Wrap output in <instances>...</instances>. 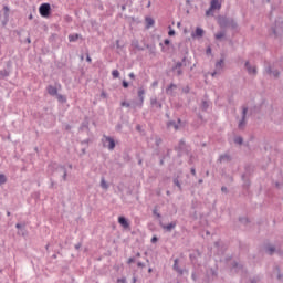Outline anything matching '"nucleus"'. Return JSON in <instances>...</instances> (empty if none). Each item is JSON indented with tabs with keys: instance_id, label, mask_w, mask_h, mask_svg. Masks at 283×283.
<instances>
[{
	"instance_id": "nucleus-27",
	"label": "nucleus",
	"mask_w": 283,
	"mask_h": 283,
	"mask_svg": "<svg viewBox=\"0 0 283 283\" xmlns=\"http://www.w3.org/2000/svg\"><path fill=\"white\" fill-rule=\"evenodd\" d=\"M146 21L150 27L155 23V21L151 18H147Z\"/></svg>"
},
{
	"instance_id": "nucleus-36",
	"label": "nucleus",
	"mask_w": 283,
	"mask_h": 283,
	"mask_svg": "<svg viewBox=\"0 0 283 283\" xmlns=\"http://www.w3.org/2000/svg\"><path fill=\"white\" fill-rule=\"evenodd\" d=\"M211 52H212L211 48H208V49L206 50V54H211Z\"/></svg>"
},
{
	"instance_id": "nucleus-26",
	"label": "nucleus",
	"mask_w": 283,
	"mask_h": 283,
	"mask_svg": "<svg viewBox=\"0 0 283 283\" xmlns=\"http://www.w3.org/2000/svg\"><path fill=\"white\" fill-rule=\"evenodd\" d=\"M6 181H7L6 176L4 175H0V184L3 185V184H6Z\"/></svg>"
},
{
	"instance_id": "nucleus-57",
	"label": "nucleus",
	"mask_w": 283,
	"mask_h": 283,
	"mask_svg": "<svg viewBox=\"0 0 283 283\" xmlns=\"http://www.w3.org/2000/svg\"><path fill=\"white\" fill-rule=\"evenodd\" d=\"M180 25H181V23L179 22V23H178V27H180Z\"/></svg>"
},
{
	"instance_id": "nucleus-44",
	"label": "nucleus",
	"mask_w": 283,
	"mask_h": 283,
	"mask_svg": "<svg viewBox=\"0 0 283 283\" xmlns=\"http://www.w3.org/2000/svg\"><path fill=\"white\" fill-rule=\"evenodd\" d=\"M154 213H155L158 218H160V217H161V214H160V213H158L156 210L154 211Z\"/></svg>"
},
{
	"instance_id": "nucleus-56",
	"label": "nucleus",
	"mask_w": 283,
	"mask_h": 283,
	"mask_svg": "<svg viewBox=\"0 0 283 283\" xmlns=\"http://www.w3.org/2000/svg\"><path fill=\"white\" fill-rule=\"evenodd\" d=\"M192 280H196V276H195V274H192Z\"/></svg>"
},
{
	"instance_id": "nucleus-25",
	"label": "nucleus",
	"mask_w": 283,
	"mask_h": 283,
	"mask_svg": "<svg viewBox=\"0 0 283 283\" xmlns=\"http://www.w3.org/2000/svg\"><path fill=\"white\" fill-rule=\"evenodd\" d=\"M234 143H237L239 145H242L243 144V138L239 136V137L234 138Z\"/></svg>"
},
{
	"instance_id": "nucleus-7",
	"label": "nucleus",
	"mask_w": 283,
	"mask_h": 283,
	"mask_svg": "<svg viewBox=\"0 0 283 283\" xmlns=\"http://www.w3.org/2000/svg\"><path fill=\"white\" fill-rule=\"evenodd\" d=\"M118 222L125 229L129 228V226H130L128 220L125 217H119Z\"/></svg>"
},
{
	"instance_id": "nucleus-35",
	"label": "nucleus",
	"mask_w": 283,
	"mask_h": 283,
	"mask_svg": "<svg viewBox=\"0 0 283 283\" xmlns=\"http://www.w3.org/2000/svg\"><path fill=\"white\" fill-rule=\"evenodd\" d=\"M66 177H67V171H66V169L64 168L63 179L66 180Z\"/></svg>"
},
{
	"instance_id": "nucleus-47",
	"label": "nucleus",
	"mask_w": 283,
	"mask_h": 283,
	"mask_svg": "<svg viewBox=\"0 0 283 283\" xmlns=\"http://www.w3.org/2000/svg\"><path fill=\"white\" fill-rule=\"evenodd\" d=\"M18 229H20L21 227H22V224L21 223H17V226H15Z\"/></svg>"
},
{
	"instance_id": "nucleus-33",
	"label": "nucleus",
	"mask_w": 283,
	"mask_h": 283,
	"mask_svg": "<svg viewBox=\"0 0 283 283\" xmlns=\"http://www.w3.org/2000/svg\"><path fill=\"white\" fill-rule=\"evenodd\" d=\"M123 86H124L125 88H127V87L129 86V84H128L126 81H123Z\"/></svg>"
},
{
	"instance_id": "nucleus-45",
	"label": "nucleus",
	"mask_w": 283,
	"mask_h": 283,
	"mask_svg": "<svg viewBox=\"0 0 283 283\" xmlns=\"http://www.w3.org/2000/svg\"><path fill=\"white\" fill-rule=\"evenodd\" d=\"M190 172H192V175H196V169L195 168L190 169Z\"/></svg>"
},
{
	"instance_id": "nucleus-55",
	"label": "nucleus",
	"mask_w": 283,
	"mask_h": 283,
	"mask_svg": "<svg viewBox=\"0 0 283 283\" xmlns=\"http://www.w3.org/2000/svg\"><path fill=\"white\" fill-rule=\"evenodd\" d=\"M29 19H30V20H32V19H33L32 14L29 17Z\"/></svg>"
},
{
	"instance_id": "nucleus-16",
	"label": "nucleus",
	"mask_w": 283,
	"mask_h": 283,
	"mask_svg": "<svg viewBox=\"0 0 283 283\" xmlns=\"http://www.w3.org/2000/svg\"><path fill=\"white\" fill-rule=\"evenodd\" d=\"M145 94H146V91H145L143 87L139 88V91H138V96H139L142 103H144V99H145L144 95H145Z\"/></svg>"
},
{
	"instance_id": "nucleus-62",
	"label": "nucleus",
	"mask_w": 283,
	"mask_h": 283,
	"mask_svg": "<svg viewBox=\"0 0 283 283\" xmlns=\"http://www.w3.org/2000/svg\"><path fill=\"white\" fill-rule=\"evenodd\" d=\"M154 85L157 86V83H155Z\"/></svg>"
},
{
	"instance_id": "nucleus-52",
	"label": "nucleus",
	"mask_w": 283,
	"mask_h": 283,
	"mask_svg": "<svg viewBox=\"0 0 283 283\" xmlns=\"http://www.w3.org/2000/svg\"><path fill=\"white\" fill-rule=\"evenodd\" d=\"M273 34L276 35V30H273Z\"/></svg>"
},
{
	"instance_id": "nucleus-21",
	"label": "nucleus",
	"mask_w": 283,
	"mask_h": 283,
	"mask_svg": "<svg viewBox=\"0 0 283 283\" xmlns=\"http://www.w3.org/2000/svg\"><path fill=\"white\" fill-rule=\"evenodd\" d=\"M55 96H56V98H57L59 102H61V103H66V97H65V96H63V95H61V94H57V95H55Z\"/></svg>"
},
{
	"instance_id": "nucleus-40",
	"label": "nucleus",
	"mask_w": 283,
	"mask_h": 283,
	"mask_svg": "<svg viewBox=\"0 0 283 283\" xmlns=\"http://www.w3.org/2000/svg\"><path fill=\"white\" fill-rule=\"evenodd\" d=\"M157 241H158L157 237H154V238L151 239V242H153V243H155V242H157Z\"/></svg>"
},
{
	"instance_id": "nucleus-34",
	"label": "nucleus",
	"mask_w": 283,
	"mask_h": 283,
	"mask_svg": "<svg viewBox=\"0 0 283 283\" xmlns=\"http://www.w3.org/2000/svg\"><path fill=\"white\" fill-rule=\"evenodd\" d=\"M208 106H209L208 103H207V102H203V104H202L203 109H207Z\"/></svg>"
},
{
	"instance_id": "nucleus-63",
	"label": "nucleus",
	"mask_w": 283,
	"mask_h": 283,
	"mask_svg": "<svg viewBox=\"0 0 283 283\" xmlns=\"http://www.w3.org/2000/svg\"><path fill=\"white\" fill-rule=\"evenodd\" d=\"M181 144H182V145H185V143H184V142H181Z\"/></svg>"
},
{
	"instance_id": "nucleus-20",
	"label": "nucleus",
	"mask_w": 283,
	"mask_h": 283,
	"mask_svg": "<svg viewBox=\"0 0 283 283\" xmlns=\"http://www.w3.org/2000/svg\"><path fill=\"white\" fill-rule=\"evenodd\" d=\"M7 76H9V72L7 70L0 71V80L4 78Z\"/></svg>"
},
{
	"instance_id": "nucleus-6",
	"label": "nucleus",
	"mask_w": 283,
	"mask_h": 283,
	"mask_svg": "<svg viewBox=\"0 0 283 283\" xmlns=\"http://www.w3.org/2000/svg\"><path fill=\"white\" fill-rule=\"evenodd\" d=\"M245 70H248V74L255 76L258 74V70L255 66H252L250 62H245Z\"/></svg>"
},
{
	"instance_id": "nucleus-17",
	"label": "nucleus",
	"mask_w": 283,
	"mask_h": 283,
	"mask_svg": "<svg viewBox=\"0 0 283 283\" xmlns=\"http://www.w3.org/2000/svg\"><path fill=\"white\" fill-rule=\"evenodd\" d=\"M177 88L176 84H171L168 88H167V94L168 95H174L172 91Z\"/></svg>"
},
{
	"instance_id": "nucleus-32",
	"label": "nucleus",
	"mask_w": 283,
	"mask_h": 283,
	"mask_svg": "<svg viewBox=\"0 0 283 283\" xmlns=\"http://www.w3.org/2000/svg\"><path fill=\"white\" fill-rule=\"evenodd\" d=\"M239 221H241L243 223H247V222H249V219L248 218H241V219H239Z\"/></svg>"
},
{
	"instance_id": "nucleus-18",
	"label": "nucleus",
	"mask_w": 283,
	"mask_h": 283,
	"mask_svg": "<svg viewBox=\"0 0 283 283\" xmlns=\"http://www.w3.org/2000/svg\"><path fill=\"white\" fill-rule=\"evenodd\" d=\"M168 128H175L176 130L179 129V124H177L176 122H169L168 123Z\"/></svg>"
},
{
	"instance_id": "nucleus-51",
	"label": "nucleus",
	"mask_w": 283,
	"mask_h": 283,
	"mask_svg": "<svg viewBox=\"0 0 283 283\" xmlns=\"http://www.w3.org/2000/svg\"><path fill=\"white\" fill-rule=\"evenodd\" d=\"M4 10L8 12V11H9V8H8V7H4Z\"/></svg>"
},
{
	"instance_id": "nucleus-58",
	"label": "nucleus",
	"mask_w": 283,
	"mask_h": 283,
	"mask_svg": "<svg viewBox=\"0 0 283 283\" xmlns=\"http://www.w3.org/2000/svg\"><path fill=\"white\" fill-rule=\"evenodd\" d=\"M178 123L180 124V123H181V120H180V119H178Z\"/></svg>"
},
{
	"instance_id": "nucleus-2",
	"label": "nucleus",
	"mask_w": 283,
	"mask_h": 283,
	"mask_svg": "<svg viewBox=\"0 0 283 283\" xmlns=\"http://www.w3.org/2000/svg\"><path fill=\"white\" fill-rule=\"evenodd\" d=\"M102 142H103V146L105 148H108L109 150H113L116 146L115 140L109 136H104Z\"/></svg>"
},
{
	"instance_id": "nucleus-4",
	"label": "nucleus",
	"mask_w": 283,
	"mask_h": 283,
	"mask_svg": "<svg viewBox=\"0 0 283 283\" xmlns=\"http://www.w3.org/2000/svg\"><path fill=\"white\" fill-rule=\"evenodd\" d=\"M224 67V60L221 59L217 64H214V71L212 73V76H216L217 74H220Z\"/></svg>"
},
{
	"instance_id": "nucleus-43",
	"label": "nucleus",
	"mask_w": 283,
	"mask_h": 283,
	"mask_svg": "<svg viewBox=\"0 0 283 283\" xmlns=\"http://www.w3.org/2000/svg\"><path fill=\"white\" fill-rule=\"evenodd\" d=\"M184 92H185V93H189V87L186 86V88H184Z\"/></svg>"
},
{
	"instance_id": "nucleus-3",
	"label": "nucleus",
	"mask_w": 283,
	"mask_h": 283,
	"mask_svg": "<svg viewBox=\"0 0 283 283\" xmlns=\"http://www.w3.org/2000/svg\"><path fill=\"white\" fill-rule=\"evenodd\" d=\"M249 108L243 106V111L241 113V120L239 122V129H243L247 125V114Z\"/></svg>"
},
{
	"instance_id": "nucleus-9",
	"label": "nucleus",
	"mask_w": 283,
	"mask_h": 283,
	"mask_svg": "<svg viewBox=\"0 0 283 283\" xmlns=\"http://www.w3.org/2000/svg\"><path fill=\"white\" fill-rule=\"evenodd\" d=\"M48 93L51 95V96H56L59 93H57V88L55 86H52V85H49L48 88H46Z\"/></svg>"
},
{
	"instance_id": "nucleus-10",
	"label": "nucleus",
	"mask_w": 283,
	"mask_h": 283,
	"mask_svg": "<svg viewBox=\"0 0 283 283\" xmlns=\"http://www.w3.org/2000/svg\"><path fill=\"white\" fill-rule=\"evenodd\" d=\"M177 226V222H171L169 224H161V227L167 230L168 232H170L172 229H175Z\"/></svg>"
},
{
	"instance_id": "nucleus-29",
	"label": "nucleus",
	"mask_w": 283,
	"mask_h": 283,
	"mask_svg": "<svg viewBox=\"0 0 283 283\" xmlns=\"http://www.w3.org/2000/svg\"><path fill=\"white\" fill-rule=\"evenodd\" d=\"M274 251H275V248H274V247L268 248V253L272 254Z\"/></svg>"
},
{
	"instance_id": "nucleus-38",
	"label": "nucleus",
	"mask_w": 283,
	"mask_h": 283,
	"mask_svg": "<svg viewBox=\"0 0 283 283\" xmlns=\"http://www.w3.org/2000/svg\"><path fill=\"white\" fill-rule=\"evenodd\" d=\"M234 269H235V271H239L240 270V265L238 263H234Z\"/></svg>"
},
{
	"instance_id": "nucleus-54",
	"label": "nucleus",
	"mask_w": 283,
	"mask_h": 283,
	"mask_svg": "<svg viewBox=\"0 0 283 283\" xmlns=\"http://www.w3.org/2000/svg\"><path fill=\"white\" fill-rule=\"evenodd\" d=\"M148 272L151 273V272H153V269L150 268V269L148 270Z\"/></svg>"
},
{
	"instance_id": "nucleus-22",
	"label": "nucleus",
	"mask_w": 283,
	"mask_h": 283,
	"mask_svg": "<svg viewBox=\"0 0 283 283\" xmlns=\"http://www.w3.org/2000/svg\"><path fill=\"white\" fill-rule=\"evenodd\" d=\"M101 187H102L103 189H108V184L106 182L105 178H102V180H101Z\"/></svg>"
},
{
	"instance_id": "nucleus-31",
	"label": "nucleus",
	"mask_w": 283,
	"mask_h": 283,
	"mask_svg": "<svg viewBox=\"0 0 283 283\" xmlns=\"http://www.w3.org/2000/svg\"><path fill=\"white\" fill-rule=\"evenodd\" d=\"M169 29H170V31H169L168 34H169L170 36H174V35L176 34L175 30H172L171 27H169Z\"/></svg>"
},
{
	"instance_id": "nucleus-12",
	"label": "nucleus",
	"mask_w": 283,
	"mask_h": 283,
	"mask_svg": "<svg viewBox=\"0 0 283 283\" xmlns=\"http://www.w3.org/2000/svg\"><path fill=\"white\" fill-rule=\"evenodd\" d=\"M150 103H151V106L155 107V108H161L163 105L158 102V99L156 97H153L150 99Z\"/></svg>"
},
{
	"instance_id": "nucleus-41",
	"label": "nucleus",
	"mask_w": 283,
	"mask_h": 283,
	"mask_svg": "<svg viewBox=\"0 0 283 283\" xmlns=\"http://www.w3.org/2000/svg\"><path fill=\"white\" fill-rule=\"evenodd\" d=\"M139 268H144L145 266V264L143 263V262H138V264H137Z\"/></svg>"
},
{
	"instance_id": "nucleus-30",
	"label": "nucleus",
	"mask_w": 283,
	"mask_h": 283,
	"mask_svg": "<svg viewBox=\"0 0 283 283\" xmlns=\"http://www.w3.org/2000/svg\"><path fill=\"white\" fill-rule=\"evenodd\" d=\"M117 282L118 283H127V280H126V277H122V279H118Z\"/></svg>"
},
{
	"instance_id": "nucleus-24",
	"label": "nucleus",
	"mask_w": 283,
	"mask_h": 283,
	"mask_svg": "<svg viewBox=\"0 0 283 283\" xmlns=\"http://www.w3.org/2000/svg\"><path fill=\"white\" fill-rule=\"evenodd\" d=\"M112 75H113L114 78H118L119 75H120V73H119L117 70H114V71L112 72Z\"/></svg>"
},
{
	"instance_id": "nucleus-48",
	"label": "nucleus",
	"mask_w": 283,
	"mask_h": 283,
	"mask_svg": "<svg viewBox=\"0 0 283 283\" xmlns=\"http://www.w3.org/2000/svg\"><path fill=\"white\" fill-rule=\"evenodd\" d=\"M221 191H227V188L226 187H221Z\"/></svg>"
},
{
	"instance_id": "nucleus-11",
	"label": "nucleus",
	"mask_w": 283,
	"mask_h": 283,
	"mask_svg": "<svg viewBox=\"0 0 283 283\" xmlns=\"http://www.w3.org/2000/svg\"><path fill=\"white\" fill-rule=\"evenodd\" d=\"M265 72H268V74H270L273 77H279L280 72L279 71H272V67L269 66L268 69H265Z\"/></svg>"
},
{
	"instance_id": "nucleus-60",
	"label": "nucleus",
	"mask_w": 283,
	"mask_h": 283,
	"mask_svg": "<svg viewBox=\"0 0 283 283\" xmlns=\"http://www.w3.org/2000/svg\"><path fill=\"white\" fill-rule=\"evenodd\" d=\"M232 27H237V24H232Z\"/></svg>"
},
{
	"instance_id": "nucleus-28",
	"label": "nucleus",
	"mask_w": 283,
	"mask_h": 283,
	"mask_svg": "<svg viewBox=\"0 0 283 283\" xmlns=\"http://www.w3.org/2000/svg\"><path fill=\"white\" fill-rule=\"evenodd\" d=\"M174 182H175V185H176L177 187H179V189H181V184H180V181L178 180V178H176V179L174 180Z\"/></svg>"
},
{
	"instance_id": "nucleus-46",
	"label": "nucleus",
	"mask_w": 283,
	"mask_h": 283,
	"mask_svg": "<svg viewBox=\"0 0 283 283\" xmlns=\"http://www.w3.org/2000/svg\"><path fill=\"white\" fill-rule=\"evenodd\" d=\"M165 44H166V45H169V44H170V41H169V40H165Z\"/></svg>"
},
{
	"instance_id": "nucleus-37",
	"label": "nucleus",
	"mask_w": 283,
	"mask_h": 283,
	"mask_svg": "<svg viewBox=\"0 0 283 283\" xmlns=\"http://www.w3.org/2000/svg\"><path fill=\"white\" fill-rule=\"evenodd\" d=\"M122 106L129 107V106H130V104H129V103L124 102V103H122Z\"/></svg>"
},
{
	"instance_id": "nucleus-53",
	"label": "nucleus",
	"mask_w": 283,
	"mask_h": 283,
	"mask_svg": "<svg viewBox=\"0 0 283 283\" xmlns=\"http://www.w3.org/2000/svg\"><path fill=\"white\" fill-rule=\"evenodd\" d=\"M7 214H8V217H10L11 216L10 211H8Z\"/></svg>"
},
{
	"instance_id": "nucleus-15",
	"label": "nucleus",
	"mask_w": 283,
	"mask_h": 283,
	"mask_svg": "<svg viewBox=\"0 0 283 283\" xmlns=\"http://www.w3.org/2000/svg\"><path fill=\"white\" fill-rule=\"evenodd\" d=\"M182 63H177V65L175 66V71L177 72V75L180 76L182 75V70H181Z\"/></svg>"
},
{
	"instance_id": "nucleus-23",
	"label": "nucleus",
	"mask_w": 283,
	"mask_h": 283,
	"mask_svg": "<svg viewBox=\"0 0 283 283\" xmlns=\"http://www.w3.org/2000/svg\"><path fill=\"white\" fill-rule=\"evenodd\" d=\"M224 35H226L224 32H219V33L214 34V39L220 40V39L224 38Z\"/></svg>"
},
{
	"instance_id": "nucleus-42",
	"label": "nucleus",
	"mask_w": 283,
	"mask_h": 283,
	"mask_svg": "<svg viewBox=\"0 0 283 283\" xmlns=\"http://www.w3.org/2000/svg\"><path fill=\"white\" fill-rule=\"evenodd\" d=\"M129 77H130L132 80H134V78H135V74H134V73H130V74H129Z\"/></svg>"
},
{
	"instance_id": "nucleus-50",
	"label": "nucleus",
	"mask_w": 283,
	"mask_h": 283,
	"mask_svg": "<svg viewBox=\"0 0 283 283\" xmlns=\"http://www.w3.org/2000/svg\"><path fill=\"white\" fill-rule=\"evenodd\" d=\"M27 42H28L29 44L31 43V40H30V38H28V39H27Z\"/></svg>"
},
{
	"instance_id": "nucleus-39",
	"label": "nucleus",
	"mask_w": 283,
	"mask_h": 283,
	"mask_svg": "<svg viewBox=\"0 0 283 283\" xmlns=\"http://www.w3.org/2000/svg\"><path fill=\"white\" fill-rule=\"evenodd\" d=\"M135 262V259L134 258H130L129 260H128V264H132V263H134Z\"/></svg>"
},
{
	"instance_id": "nucleus-19",
	"label": "nucleus",
	"mask_w": 283,
	"mask_h": 283,
	"mask_svg": "<svg viewBox=\"0 0 283 283\" xmlns=\"http://www.w3.org/2000/svg\"><path fill=\"white\" fill-rule=\"evenodd\" d=\"M80 35L78 34H71L69 35V41L70 42H76L78 40Z\"/></svg>"
},
{
	"instance_id": "nucleus-13",
	"label": "nucleus",
	"mask_w": 283,
	"mask_h": 283,
	"mask_svg": "<svg viewBox=\"0 0 283 283\" xmlns=\"http://www.w3.org/2000/svg\"><path fill=\"white\" fill-rule=\"evenodd\" d=\"M174 269H175L179 274H184V270L180 269V266H179V260H178V259L175 260Z\"/></svg>"
},
{
	"instance_id": "nucleus-5",
	"label": "nucleus",
	"mask_w": 283,
	"mask_h": 283,
	"mask_svg": "<svg viewBox=\"0 0 283 283\" xmlns=\"http://www.w3.org/2000/svg\"><path fill=\"white\" fill-rule=\"evenodd\" d=\"M51 6L49 3H44L40 7V14L44 18L50 15Z\"/></svg>"
},
{
	"instance_id": "nucleus-8",
	"label": "nucleus",
	"mask_w": 283,
	"mask_h": 283,
	"mask_svg": "<svg viewBox=\"0 0 283 283\" xmlns=\"http://www.w3.org/2000/svg\"><path fill=\"white\" fill-rule=\"evenodd\" d=\"M205 34V31L201 28H197L195 32L192 33V39L195 38H202Z\"/></svg>"
},
{
	"instance_id": "nucleus-59",
	"label": "nucleus",
	"mask_w": 283,
	"mask_h": 283,
	"mask_svg": "<svg viewBox=\"0 0 283 283\" xmlns=\"http://www.w3.org/2000/svg\"><path fill=\"white\" fill-rule=\"evenodd\" d=\"M137 256H140V253H137Z\"/></svg>"
},
{
	"instance_id": "nucleus-49",
	"label": "nucleus",
	"mask_w": 283,
	"mask_h": 283,
	"mask_svg": "<svg viewBox=\"0 0 283 283\" xmlns=\"http://www.w3.org/2000/svg\"><path fill=\"white\" fill-rule=\"evenodd\" d=\"M86 60H87V62H92V59H91L90 56H87V59H86Z\"/></svg>"
},
{
	"instance_id": "nucleus-14",
	"label": "nucleus",
	"mask_w": 283,
	"mask_h": 283,
	"mask_svg": "<svg viewBox=\"0 0 283 283\" xmlns=\"http://www.w3.org/2000/svg\"><path fill=\"white\" fill-rule=\"evenodd\" d=\"M230 160H231V157L228 154L219 156V163H224Z\"/></svg>"
},
{
	"instance_id": "nucleus-61",
	"label": "nucleus",
	"mask_w": 283,
	"mask_h": 283,
	"mask_svg": "<svg viewBox=\"0 0 283 283\" xmlns=\"http://www.w3.org/2000/svg\"><path fill=\"white\" fill-rule=\"evenodd\" d=\"M148 7H150V2L148 3Z\"/></svg>"
},
{
	"instance_id": "nucleus-1",
	"label": "nucleus",
	"mask_w": 283,
	"mask_h": 283,
	"mask_svg": "<svg viewBox=\"0 0 283 283\" xmlns=\"http://www.w3.org/2000/svg\"><path fill=\"white\" fill-rule=\"evenodd\" d=\"M223 0H212L210 1V9L206 11V17H213V11L220 10L222 8Z\"/></svg>"
}]
</instances>
